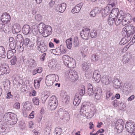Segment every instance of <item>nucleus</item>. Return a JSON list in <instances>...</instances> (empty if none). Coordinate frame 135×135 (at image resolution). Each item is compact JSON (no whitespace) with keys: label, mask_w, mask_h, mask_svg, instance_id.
<instances>
[{"label":"nucleus","mask_w":135,"mask_h":135,"mask_svg":"<svg viewBox=\"0 0 135 135\" xmlns=\"http://www.w3.org/2000/svg\"><path fill=\"white\" fill-rule=\"evenodd\" d=\"M79 42L77 37L74 38L73 42V45L75 47H77L79 45Z\"/></svg>","instance_id":"nucleus-45"},{"label":"nucleus","mask_w":135,"mask_h":135,"mask_svg":"<svg viewBox=\"0 0 135 135\" xmlns=\"http://www.w3.org/2000/svg\"><path fill=\"white\" fill-rule=\"evenodd\" d=\"M55 115L56 116H59L62 119H66L69 116V113L68 112L62 108L59 109L56 113Z\"/></svg>","instance_id":"nucleus-6"},{"label":"nucleus","mask_w":135,"mask_h":135,"mask_svg":"<svg viewBox=\"0 0 135 135\" xmlns=\"http://www.w3.org/2000/svg\"><path fill=\"white\" fill-rule=\"evenodd\" d=\"M119 14L120 15L122 18H125L130 22L132 19V17L131 15L129 13L124 12L122 11H120L119 12Z\"/></svg>","instance_id":"nucleus-18"},{"label":"nucleus","mask_w":135,"mask_h":135,"mask_svg":"<svg viewBox=\"0 0 135 135\" xmlns=\"http://www.w3.org/2000/svg\"><path fill=\"white\" fill-rule=\"evenodd\" d=\"M23 43L22 44V49L23 50L24 47H25L26 46L28 45L30 42V39L28 38H26L24 40H23Z\"/></svg>","instance_id":"nucleus-38"},{"label":"nucleus","mask_w":135,"mask_h":135,"mask_svg":"<svg viewBox=\"0 0 135 135\" xmlns=\"http://www.w3.org/2000/svg\"><path fill=\"white\" fill-rule=\"evenodd\" d=\"M132 127L129 131V133L128 135H135V124H134L133 125H131Z\"/></svg>","instance_id":"nucleus-37"},{"label":"nucleus","mask_w":135,"mask_h":135,"mask_svg":"<svg viewBox=\"0 0 135 135\" xmlns=\"http://www.w3.org/2000/svg\"><path fill=\"white\" fill-rule=\"evenodd\" d=\"M9 45L11 50H15V49L16 48V45L15 41L9 43Z\"/></svg>","instance_id":"nucleus-48"},{"label":"nucleus","mask_w":135,"mask_h":135,"mask_svg":"<svg viewBox=\"0 0 135 135\" xmlns=\"http://www.w3.org/2000/svg\"><path fill=\"white\" fill-rule=\"evenodd\" d=\"M57 101L56 97L54 96H52L50 97L48 107L50 110H54L56 109L57 106Z\"/></svg>","instance_id":"nucleus-5"},{"label":"nucleus","mask_w":135,"mask_h":135,"mask_svg":"<svg viewBox=\"0 0 135 135\" xmlns=\"http://www.w3.org/2000/svg\"><path fill=\"white\" fill-rule=\"evenodd\" d=\"M90 65V64L84 62L82 65V67L84 71H86L89 68Z\"/></svg>","instance_id":"nucleus-39"},{"label":"nucleus","mask_w":135,"mask_h":135,"mask_svg":"<svg viewBox=\"0 0 135 135\" xmlns=\"http://www.w3.org/2000/svg\"><path fill=\"white\" fill-rule=\"evenodd\" d=\"M135 98L134 95H133L131 96L128 99V101H131L133 99Z\"/></svg>","instance_id":"nucleus-62"},{"label":"nucleus","mask_w":135,"mask_h":135,"mask_svg":"<svg viewBox=\"0 0 135 135\" xmlns=\"http://www.w3.org/2000/svg\"><path fill=\"white\" fill-rule=\"evenodd\" d=\"M69 97L65 94L61 96V99L63 102L66 104H67L69 101Z\"/></svg>","instance_id":"nucleus-35"},{"label":"nucleus","mask_w":135,"mask_h":135,"mask_svg":"<svg viewBox=\"0 0 135 135\" xmlns=\"http://www.w3.org/2000/svg\"><path fill=\"white\" fill-rule=\"evenodd\" d=\"M83 5V4L82 2L77 4L72 9L71 12L73 13H79Z\"/></svg>","instance_id":"nucleus-15"},{"label":"nucleus","mask_w":135,"mask_h":135,"mask_svg":"<svg viewBox=\"0 0 135 135\" xmlns=\"http://www.w3.org/2000/svg\"><path fill=\"white\" fill-rule=\"evenodd\" d=\"M72 38H70L67 40L66 41V43L67 48L69 49H70L72 46Z\"/></svg>","instance_id":"nucleus-36"},{"label":"nucleus","mask_w":135,"mask_h":135,"mask_svg":"<svg viewBox=\"0 0 135 135\" xmlns=\"http://www.w3.org/2000/svg\"><path fill=\"white\" fill-rule=\"evenodd\" d=\"M55 4V2L54 1L51 0L49 3L50 7H52L53 6L54 4Z\"/></svg>","instance_id":"nucleus-64"},{"label":"nucleus","mask_w":135,"mask_h":135,"mask_svg":"<svg viewBox=\"0 0 135 135\" xmlns=\"http://www.w3.org/2000/svg\"><path fill=\"white\" fill-rule=\"evenodd\" d=\"M13 107L16 109H19L20 108V105L19 103H16L13 105Z\"/></svg>","instance_id":"nucleus-60"},{"label":"nucleus","mask_w":135,"mask_h":135,"mask_svg":"<svg viewBox=\"0 0 135 135\" xmlns=\"http://www.w3.org/2000/svg\"><path fill=\"white\" fill-rule=\"evenodd\" d=\"M57 62L55 61H52L48 64V66L53 70H57L58 69L56 67Z\"/></svg>","instance_id":"nucleus-25"},{"label":"nucleus","mask_w":135,"mask_h":135,"mask_svg":"<svg viewBox=\"0 0 135 135\" xmlns=\"http://www.w3.org/2000/svg\"><path fill=\"white\" fill-rule=\"evenodd\" d=\"M21 31L20 25L18 24H14L12 28V31L13 34L18 33Z\"/></svg>","instance_id":"nucleus-24"},{"label":"nucleus","mask_w":135,"mask_h":135,"mask_svg":"<svg viewBox=\"0 0 135 135\" xmlns=\"http://www.w3.org/2000/svg\"><path fill=\"white\" fill-rule=\"evenodd\" d=\"M3 118L8 122L9 125H13L15 124L17 121V115L11 112L6 113L4 115Z\"/></svg>","instance_id":"nucleus-2"},{"label":"nucleus","mask_w":135,"mask_h":135,"mask_svg":"<svg viewBox=\"0 0 135 135\" xmlns=\"http://www.w3.org/2000/svg\"><path fill=\"white\" fill-rule=\"evenodd\" d=\"M35 19L37 21H40L42 20V17L40 14H37L35 16Z\"/></svg>","instance_id":"nucleus-50"},{"label":"nucleus","mask_w":135,"mask_h":135,"mask_svg":"<svg viewBox=\"0 0 135 135\" xmlns=\"http://www.w3.org/2000/svg\"><path fill=\"white\" fill-rule=\"evenodd\" d=\"M11 27L9 26L7 24L5 25L4 27L2 30H3L6 33L9 32L11 30Z\"/></svg>","instance_id":"nucleus-42"},{"label":"nucleus","mask_w":135,"mask_h":135,"mask_svg":"<svg viewBox=\"0 0 135 135\" xmlns=\"http://www.w3.org/2000/svg\"><path fill=\"white\" fill-rule=\"evenodd\" d=\"M90 35L91 37L92 38L96 37L97 35L96 31L95 30L92 31L90 33Z\"/></svg>","instance_id":"nucleus-49"},{"label":"nucleus","mask_w":135,"mask_h":135,"mask_svg":"<svg viewBox=\"0 0 135 135\" xmlns=\"http://www.w3.org/2000/svg\"><path fill=\"white\" fill-rule=\"evenodd\" d=\"M10 62L12 65H14L17 62V58L16 56H14L10 60Z\"/></svg>","instance_id":"nucleus-54"},{"label":"nucleus","mask_w":135,"mask_h":135,"mask_svg":"<svg viewBox=\"0 0 135 135\" xmlns=\"http://www.w3.org/2000/svg\"><path fill=\"white\" fill-rule=\"evenodd\" d=\"M80 102L81 100L79 99V96L76 95L74 100V104L75 105V106H77L80 104Z\"/></svg>","instance_id":"nucleus-34"},{"label":"nucleus","mask_w":135,"mask_h":135,"mask_svg":"<svg viewBox=\"0 0 135 135\" xmlns=\"http://www.w3.org/2000/svg\"><path fill=\"white\" fill-rule=\"evenodd\" d=\"M128 27V25L124 28L122 31V35L126 33V35H127V32L128 31V29L127 27Z\"/></svg>","instance_id":"nucleus-56"},{"label":"nucleus","mask_w":135,"mask_h":135,"mask_svg":"<svg viewBox=\"0 0 135 135\" xmlns=\"http://www.w3.org/2000/svg\"><path fill=\"white\" fill-rule=\"evenodd\" d=\"M39 100L37 97H35L33 99V101L35 105H38L39 104Z\"/></svg>","instance_id":"nucleus-51"},{"label":"nucleus","mask_w":135,"mask_h":135,"mask_svg":"<svg viewBox=\"0 0 135 135\" xmlns=\"http://www.w3.org/2000/svg\"><path fill=\"white\" fill-rule=\"evenodd\" d=\"M124 123L123 120L120 119L118 120L116 123V128L118 130V132L120 133L123 129Z\"/></svg>","instance_id":"nucleus-12"},{"label":"nucleus","mask_w":135,"mask_h":135,"mask_svg":"<svg viewBox=\"0 0 135 135\" xmlns=\"http://www.w3.org/2000/svg\"><path fill=\"white\" fill-rule=\"evenodd\" d=\"M11 19V17L9 14L5 12L2 15L1 20L2 22L6 24L10 21Z\"/></svg>","instance_id":"nucleus-13"},{"label":"nucleus","mask_w":135,"mask_h":135,"mask_svg":"<svg viewBox=\"0 0 135 135\" xmlns=\"http://www.w3.org/2000/svg\"><path fill=\"white\" fill-rule=\"evenodd\" d=\"M6 56V52L4 48L2 46H0V57L3 58L5 57Z\"/></svg>","instance_id":"nucleus-32"},{"label":"nucleus","mask_w":135,"mask_h":135,"mask_svg":"<svg viewBox=\"0 0 135 135\" xmlns=\"http://www.w3.org/2000/svg\"><path fill=\"white\" fill-rule=\"evenodd\" d=\"M38 27L40 32L45 37H47L51 33L52 29L51 27L45 25L43 23H40L38 25Z\"/></svg>","instance_id":"nucleus-1"},{"label":"nucleus","mask_w":135,"mask_h":135,"mask_svg":"<svg viewBox=\"0 0 135 135\" xmlns=\"http://www.w3.org/2000/svg\"><path fill=\"white\" fill-rule=\"evenodd\" d=\"M7 69L8 68L7 65H0V74L1 75H3L6 73L7 74H8L9 71Z\"/></svg>","instance_id":"nucleus-17"},{"label":"nucleus","mask_w":135,"mask_h":135,"mask_svg":"<svg viewBox=\"0 0 135 135\" xmlns=\"http://www.w3.org/2000/svg\"><path fill=\"white\" fill-rule=\"evenodd\" d=\"M112 95V93L109 91L106 93V99H108Z\"/></svg>","instance_id":"nucleus-59"},{"label":"nucleus","mask_w":135,"mask_h":135,"mask_svg":"<svg viewBox=\"0 0 135 135\" xmlns=\"http://www.w3.org/2000/svg\"><path fill=\"white\" fill-rule=\"evenodd\" d=\"M134 124V123L131 121H130L129 122H127L126 123L125 128L127 132H129V131H130V129L132 127L131 125Z\"/></svg>","instance_id":"nucleus-30"},{"label":"nucleus","mask_w":135,"mask_h":135,"mask_svg":"<svg viewBox=\"0 0 135 135\" xmlns=\"http://www.w3.org/2000/svg\"><path fill=\"white\" fill-rule=\"evenodd\" d=\"M16 50H8L7 52V57L8 59H10L13 55L16 52Z\"/></svg>","instance_id":"nucleus-31"},{"label":"nucleus","mask_w":135,"mask_h":135,"mask_svg":"<svg viewBox=\"0 0 135 135\" xmlns=\"http://www.w3.org/2000/svg\"><path fill=\"white\" fill-rule=\"evenodd\" d=\"M91 110L90 109V104L88 103L83 104L81 106L80 114L81 115L85 114L86 113L89 112Z\"/></svg>","instance_id":"nucleus-9"},{"label":"nucleus","mask_w":135,"mask_h":135,"mask_svg":"<svg viewBox=\"0 0 135 135\" xmlns=\"http://www.w3.org/2000/svg\"><path fill=\"white\" fill-rule=\"evenodd\" d=\"M93 78L97 83H99L101 80V75L99 71L95 70L93 73Z\"/></svg>","instance_id":"nucleus-19"},{"label":"nucleus","mask_w":135,"mask_h":135,"mask_svg":"<svg viewBox=\"0 0 135 135\" xmlns=\"http://www.w3.org/2000/svg\"><path fill=\"white\" fill-rule=\"evenodd\" d=\"M62 59L64 65L67 67L69 68H73L75 67V60L70 58L69 56L63 55L62 57Z\"/></svg>","instance_id":"nucleus-3"},{"label":"nucleus","mask_w":135,"mask_h":135,"mask_svg":"<svg viewBox=\"0 0 135 135\" xmlns=\"http://www.w3.org/2000/svg\"><path fill=\"white\" fill-rule=\"evenodd\" d=\"M39 38H37L36 43L38 46V49L42 52H44L47 51V47L44 42L39 41Z\"/></svg>","instance_id":"nucleus-7"},{"label":"nucleus","mask_w":135,"mask_h":135,"mask_svg":"<svg viewBox=\"0 0 135 135\" xmlns=\"http://www.w3.org/2000/svg\"><path fill=\"white\" fill-rule=\"evenodd\" d=\"M40 83L39 81H37L36 80H35L34 84L35 87L36 88L38 89L39 88Z\"/></svg>","instance_id":"nucleus-52"},{"label":"nucleus","mask_w":135,"mask_h":135,"mask_svg":"<svg viewBox=\"0 0 135 135\" xmlns=\"http://www.w3.org/2000/svg\"><path fill=\"white\" fill-rule=\"evenodd\" d=\"M95 92V95H94V97L97 100L100 99L102 94V89L100 88H97Z\"/></svg>","instance_id":"nucleus-22"},{"label":"nucleus","mask_w":135,"mask_h":135,"mask_svg":"<svg viewBox=\"0 0 135 135\" xmlns=\"http://www.w3.org/2000/svg\"><path fill=\"white\" fill-rule=\"evenodd\" d=\"M90 29L88 28H84L80 32V35L81 38L84 40H88L90 37Z\"/></svg>","instance_id":"nucleus-10"},{"label":"nucleus","mask_w":135,"mask_h":135,"mask_svg":"<svg viewBox=\"0 0 135 135\" xmlns=\"http://www.w3.org/2000/svg\"><path fill=\"white\" fill-rule=\"evenodd\" d=\"M101 12V10L98 7H95L91 10L90 13V16L94 17L97 15L98 14Z\"/></svg>","instance_id":"nucleus-21"},{"label":"nucleus","mask_w":135,"mask_h":135,"mask_svg":"<svg viewBox=\"0 0 135 135\" xmlns=\"http://www.w3.org/2000/svg\"><path fill=\"white\" fill-rule=\"evenodd\" d=\"M127 36H126L125 38H126L125 40V43H126L128 42L129 41H130L131 39V38L132 37V36H129L128 35H126Z\"/></svg>","instance_id":"nucleus-57"},{"label":"nucleus","mask_w":135,"mask_h":135,"mask_svg":"<svg viewBox=\"0 0 135 135\" xmlns=\"http://www.w3.org/2000/svg\"><path fill=\"white\" fill-rule=\"evenodd\" d=\"M88 93L90 96H92L94 93V91L93 90V88L92 85L90 84H88Z\"/></svg>","instance_id":"nucleus-28"},{"label":"nucleus","mask_w":135,"mask_h":135,"mask_svg":"<svg viewBox=\"0 0 135 135\" xmlns=\"http://www.w3.org/2000/svg\"><path fill=\"white\" fill-rule=\"evenodd\" d=\"M66 4L65 3H63L60 4H55V9L57 11L62 13L66 9Z\"/></svg>","instance_id":"nucleus-11"},{"label":"nucleus","mask_w":135,"mask_h":135,"mask_svg":"<svg viewBox=\"0 0 135 135\" xmlns=\"http://www.w3.org/2000/svg\"><path fill=\"white\" fill-rule=\"evenodd\" d=\"M111 9L107 6L105 7L104 9L101 12L102 16L103 17H105L109 13H110Z\"/></svg>","instance_id":"nucleus-26"},{"label":"nucleus","mask_w":135,"mask_h":135,"mask_svg":"<svg viewBox=\"0 0 135 135\" xmlns=\"http://www.w3.org/2000/svg\"><path fill=\"white\" fill-rule=\"evenodd\" d=\"M115 5V4L114 2H112L111 4H108L107 6L111 9V8L114 6Z\"/></svg>","instance_id":"nucleus-61"},{"label":"nucleus","mask_w":135,"mask_h":135,"mask_svg":"<svg viewBox=\"0 0 135 135\" xmlns=\"http://www.w3.org/2000/svg\"><path fill=\"white\" fill-rule=\"evenodd\" d=\"M30 65L31 67H34L36 66L37 64L36 63L35 61L33 59H31L29 60Z\"/></svg>","instance_id":"nucleus-41"},{"label":"nucleus","mask_w":135,"mask_h":135,"mask_svg":"<svg viewBox=\"0 0 135 135\" xmlns=\"http://www.w3.org/2000/svg\"><path fill=\"white\" fill-rule=\"evenodd\" d=\"M115 25L116 26H118L119 25L121 22H122V19L120 18H116L115 20Z\"/></svg>","instance_id":"nucleus-55"},{"label":"nucleus","mask_w":135,"mask_h":135,"mask_svg":"<svg viewBox=\"0 0 135 135\" xmlns=\"http://www.w3.org/2000/svg\"><path fill=\"white\" fill-rule=\"evenodd\" d=\"M61 46L60 47L57 48L55 49V50L56 51V55H60L61 54Z\"/></svg>","instance_id":"nucleus-53"},{"label":"nucleus","mask_w":135,"mask_h":135,"mask_svg":"<svg viewBox=\"0 0 135 135\" xmlns=\"http://www.w3.org/2000/svg\"><path fill=\"white\" fill-rule=\"evenodd\" d=\"M99 59V57L98 56L95 55H93L91 56V60L92 61H96Z\"/></svg>","instance_id":"nucleus-47"},{"label":"nucleus","mask_w":135,"mask_h":135,"mask_svg":"<svg viewBox=\"0 0 135 135\" xmlns=\"http://www.w3.org/2000/svg\"><path fill=\"white\" fill-rule=\"evenodd\" d=\"M34 111H32L30 114L29 116V118H33L34 117Z\"/></svg>","instance_id":"nucleus-63"},{"label":"nucleus","mask_w":135,"mask_h":135,"mask_svg":"<svg viewBox=\"0 0 135 135\" xmlns=\"http://www.w3.org/2000/svg\"><path fill=\"white\" fill-rule=\"evenodd\" d=\"M62 132V129L61 128L56 127L55 128V132L56 135H60Z\"/></svg>","instance_id":"nucleus-44"},{"label":"nucleus","mask_w":135,"mask_h":135,"mask_svg":"<svg viewBox=\"0 0 135 135\" xmlns=\"http://www.w3.org/2000/svg\"><path fill=\"white\" fill-rule=\"evenodd\" d=\"M85 86L84 85H82L81 88H80L79 89V95L81 96H83L85 94Z\"/></svg>","instance_id":"nucleus-40"},{"label":"nucleus","mask_w":135,"mask_h":135,"mask_svg":"<svg viewBox=\"0 0 135 135\" xmlns=\"http://www.w3.org/2000/svg\"><path fill=\"white\" fill-rule=\"evenodd\" d=\"M15 39L16 44L18 42H19L21 44L23 41V37L21 34H18L16 37Z\"/></svg>","instance_id":"nucleus-29"},{"label":"nucleus","mask_w":135,"mask_h":135,"mask_svg":"<svg viewBox=\"0 0 135 135\" xmlns=\"http://www.w3.org/2000/svg\"><path fill=\"white\" fill-rule=\"evenodd\" d=\"M127 27L128 29L127 34L129 36H133L135 33V27L132 24H129Z\"/></svg>","instance_id":"nucleus-14"},{"label":"nucleus","mask_w":135,"mask_h":135,"mask_svg":"<svg viewBox=\"0 0 135 135\" xmlns=\"http://www.w3.org/2000/svg\"><path fill=\"white\" fill-rule=\"evenodd\" d=\"M65 76L68 79L72 82L77 80L78 78L77 73L73 70H70L66 71L65 73Z\"/></svg>","instance_id":"nucleus-4"},{"label":"nucleus","mask_w":135,"mask_h":135,"mask_svg":"<svg viewBox=\"0 0 135 135\" xmlns=\"http://www.w3.org/2000/svg\"><path fill=\"white\" fill-rule=\"evenodd\" d=\"M112 83L114 87L115 88L118 89L121 86L120 81L118 78H115L112 81Z\"/></svg>","instance_id":"nucleus-23"},{"label":"nucleus","mask_w":135,"mask_h":135,"mask_svg":"<svg viewBox=\"0 0 135 135\" xmlns=\"http://www.w3.org/2000/svg\"><path fill=\"white\" fill-rule=\"evenodd\" d=\"M130 55L128 54L124 55L123 56L122 61L123 63H127L129 61L130 59Z\"/></svg>","instance_id":"nucleus-33"},{"label":"nucleus","mask_w":135,"mask_h":135,"mask_svg":"<svg viewBox=\"0 0 135 135\" xmlns=\"http://www.w3.org/2000/svg\"><path fill=\"white\" fill-rule=\"evenodd\" d=\"M104 131V129H101L99 130L95 133L92 134L91 133H90V135H98V134H99V133H102Z\"/></svg>","instance_id":"nucleus-58"},{"label":"nucleus","mask_w":135,"mask_h":135,"mask_svg":"<svg viewBox=\"0 0 135 135\" xmlns=\"http://www.w3.org/2000/svg\"><path fill=\"white\" fill-rule=\"evenodd\" d=\"M22 31L24 34L27 35L31 33V29L29 25H25L23 26L22 29Z\"/></svg>","instance_id":"nucleus-16"},{"label":"nucleus","mask_w":135,"mask_h":135,"mask_svg":"<svg viewBox=\"0 0 135 135\" xmlns=\"http://www.w3.org/2000/svg\"><path fill=\"white\" fill-rule=\"evenodd\" d=\"M118 12L119 10L117 8H113L110 11V13L109 15V18L115 17L116 18L118 15Z\"/></svg>","instance_id":"nucleus-20"},{"label":"nucleus","mask_w":135,"mask_h":135,"mask_svg":"<svg viewBox=\"0 0 135 135\" xmlns=\"http://www.w3.org/2000/svg\"><path fill=\"white\" fill-rule=\"evenodd\" d=\"M116 18L115 17H112V18H110L109 19H108V21L109 25L111 26L114 24Z\"/></svg>","instance_id":"nucleus-43"},{"label":"nucleus","mask_w":135,"mask_h":135,"mask_svg":"<svg viewBox=\"0 0 135 135\" xmlns=\"http://www.w3.org/2000/svg\"><path fill=\"white\" fill-rule=\"evenodd\" d=\"M101 81L103 84L106 85H108L110 82L109 78L107 75L104 76L101 79Z\"/></svg>","instance_id":"nucleus-27"},{"label":"nucleus","mask_w":135,"mask_h":135,"mask_svg":"<svg viewBox=\"0 0 135 135\" xmlns=\"http://www.w3.org/2000/svg\"><path fill=\"white\" fill-rule=\"evenodd\" d=\"M57 77L58 78V75H56L55 74L49 75H47L46 77L45 83L48 86H51L53 84V81L54 78Z\"/></svg>","instance_id":"nucleus-8"},{"label":"nucleus","mask_w":135,"mask_h":135,"mask_svg":"<svg viewBox=\"0 0 135 135\" xmlns=\"http://www.w3.org/2000/svg\"><path fill=\"white\" fill-rule=\"evenodd\" d=\"M120 18L122 19V23L123 25H126L129 23V21L127 20L126 18H122V17H121V16L120 17Z\"/></svg>","instance_id":"nucleus-46"}]
</instances>
